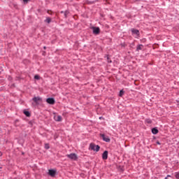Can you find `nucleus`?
Listing matches in <instances>:
<instances>
[{
	"mask_svg": "<svg viewBox=\"0 0 179 179\" xmlns=\"http://www.w3.org/2000/svg\"><path fill=\"white\" fill-rule=\"evenodd\" d=\"M92 29L94 34H99L100 33L99 27H93Z\"/></svg>",
	"mask_w": 179,
	"mask_h": 179,
	"instance_id": "nucleus-4",
	"label": "nucleus"
},
{
	"mask_svg": "<svg viewBox=\"0 0 179 179\" xmlns=\"http://www.w3.org/2000/svg\"><path fill=\"white\" fill-rule=\"evenodd\" d=\"M54 120L57 122H61L62 121V117L61 115H55Z\"/></svg>",
	"mask_w": 179,
	"mask_h": 179,
	"instance_id": "nucleus-7",
	"label": "nucleus"
},
{
	"mask_svg": "<svg viewBox=\"0 0 179 179\" xmlns=\"http://www.w3.org/2000/svg\"><path fill=\"white\" fill-rule=\"evenodd\" d=\"M102 159L103 160H107V159H108V151L106 150L103 152L102 154Z\"/></svg>",
	"mask_w": 179,
	"mask_h": 179,
	"instance_id": "nucleus-6",
	"label": "nucleus"
},
{
	"mask_svg": "<svg viewBox=\"0 0 179 179\" xmlns=\"http://www.w3.org/2000/svg\"><path fill=\"white\" fill-rule=\"evenodd\" d=\"M23 2H24V3H27V2H29V0H23Z\"/></svg>",
	"mask_w": 179,
	"mask_h": 179,
	"instance_id": "nucleus-22",
	"label": "nucleus"
},
{
	"mask_svg": "<svg viewBox=\"0 0 179 179\" xmlns=\"http://www.w3.org/2000/svg\"><path fill=\"white\" fill-rule=\"evenodd\" d=\"M101 138H102L103 141H104V142H110V138L108 136H106L104 134H100Z\"/></svg>",
	"mask_w": 179,
	"mask_h": 179,
	"instance_id": "nucleus-5",
	"label": "nucleus"
},
{
	"mask_svg": "<svg viewBox=\"0 0 179 179\" xmlns=\"http://www.w3.org/2000/svg\"><path fill=\"white\" fill-rule=\"evenodd\" d=\"M24 114L26 115V117H30V112L29 111L24 110Z\"/></svg>",
	"mask_w": 179,
	"mask_h": 179,
	"instance_id": "nucleus-13",
	"label": "nucleus"
},
{
	"mask_svg": "<svg viewBox=\"0 0 179 179\" xmlns=\"http://www.w3.org/2000/svg\"><path fill=\"white\" fill-rule=\"evenodd\" d=\"M119 96H120V97H122V96H124V90H120Z\"/></svg>",
	"mask_w": 179,
	"mask_h": 179,
	"instance_id": "nucleus-16",
	"label": "nucleus"
},
{
	"mask_svg": "<svg viewBox=\"0 0 179 179\" xmlns=\"http://www.w3.org/2000/svg\"><path fill=\"white\" fill-rule=\"evenodd\" d=\"M147 122L148 124H152V120H147Z\"/></svg>",
	"mask_w": 179,
	"mask_h": 179,
	"instance_id": "nucleus-20",
	"label": "nucleus"
},
{
	"mask_svg": "<svg viewBox=\"0 0 179 179\" xmlns=\"http://www.w3.org/2000/svg\"><path fill=\"white\" fill-rule=\"evenodd\" d=\"M61 13H64H64H65V12H64V11H61Z\"/></svg>",
	"mask_w": 179,
	"mask_h": 179,
	"instance_id": "nucleus-26",
	"label": "nucleus"
},
{
	"mask_svg": "<svg viewBox=\"0 0 179 179\" xmlns=\"http://www.w3.org/2000/svg\"><path fill=\"white\" fill-rule=\"evenodd\" d=\"M34 79H36V80H40V76H38V75L34 76Z\"/></svg>",
	"mask_w": 179,
	"mask_h": 179,
	"instance_id": "nucleus-17",
	"label": "nucleus"
},
{
	"mask_svg": "<svg viewBox=\"0 0 179 179\" xmlns=\"http://www.w3.org/2000/svg\"><path fill=\"white\" fill-rule=\"evenodd\" d=\"M45 22H46V23H51V18L47 17L45 19Z\"/></svg>",
	"mask_w": 179,
	"mask_h": 179,
	"instance_id": "nucleus-14",
	"label": "nucleus"
},
{
	"mask_svg": "<svg viewBox=\"0 0 179 179\" xmlns=\"http://www.w3.org/2000/svg\"><path fill=\"white\" fill-rule=\"evenodd\" d=\"M44 50H45V47H44Z\"/></svg>",
	"mask_w": 179,
	"mask_h": 179,
	"instance_id": "nucleus-28",
	"label": "nucleus"
},
{
	"mask_svg": "<svg viewBox=\"0 0 179 179\" xmlns=\"http://www.w3.org/2000/svg\"><path fill=\"white\" fill-rule=\"evenodd\" d=\"M157 145H160V142L157 141Z\"/></svg>",
	"mask_w": 179,
	"mask_h": 179,
	"instance_id": "nucleus-24",
	"label": "nucleus"
},
{
	"mask_svg": "<svg viewBox=\"0 0 179 179\" xmlns=\"http://www.w3.org/2000/svg\"><path fill=\"white\" fill-rule=\"evenodd\" d=\"M176 178H178V179L179 178V173H176Z\"/></svg>",
	"mask_w": 179,
	"mask_h": 179,
	"instance_id": "nucleus-21",
	"label": "nucleus"
},
{
	"mask_svg": "<svg viewBox=\"0 0 179 179\" xmlns=\"http://www.w3.org/2000/svg\"><path fill=\"white\" fill-rule=\"evenodd\" d=\"M45 149H50V145L45 144Z\"/></svg>",
	"mask_w": 179,
	"mask_h": 179,
	"instance_id": "nucleus-18",
	"label": "nucleus"
},
{
	"mask_svg": "<svg viewBox=\"0 0 179 179\" xmlns=\"http://www.w3.org/2000/svg\"><path fill=\"white\" fill-rule=\"evenodd\" d=\"M46 101L48 103V104H55V100L54 98H48L47 99Z\"/></svg>",
	"mask_w": 179,
	"mask_h": 179,
	"instance_id": "nucleus-8",
	"label": "nucleus"
},
{
	"mask_svg": "<svg viewBox=\"0 0 179 179\" xmlns=\"http://www.w3.org/2000/svg\"><path fill=\"white\" fill-rule=\"evenodd\" d=\"M67 157H69V159H71V160H77L78 159V156L75 153H71L70 155H67Z\"/></svg>",
	"mask_w": 179,
	"mask_h": 179,
	"instance_id": "nucleus-3",
	"label": "nucleus"
},
{
	"mask_svg": "<svg viewBox=\"0 0 179 179\" xmlns=\"http://www.w3.org/2000/svg\"><path fill=\"white\" fill-rule=\"evenodd\" d=\"M168 177H171L170 175H168L167 177L166 178V179H167Z\"/></svg>",
	"mask_w": 179,
	"mask_h": 179,
	"instance_id": "nucleus-25",
	"label": "nucleus"
},
{
	"mask_svg": "<svg viewBox=\"0 0 179 179\" xmlns=\"http://www.w3.org/2000/svg\"><path fill=\"white\" fill-rule=\"evenodd\" d=\"M90 149L94 150V152H99V150H100V146L96 145V144L92 143L90 145Z\"/></svg>",
	"mask_w": 179,
	"mask_h": 179,
	"instance_id": "nucleus-1",
	"label": "nucleus"
},
{
	"mask_svg": "<svg viewBox=\"0 0 179 179\" xmlns=\"http://www.w3.org/2000/svg\"><path fill=\"white\" fill-rule=\"evenodd\" d=\"M131 33L136 36H139V31L137 29H131Z\"/></svg>",
	"mask_w": 179,
	"mask_h": 179,
	"instance_id": "nucleus-10",
	"label": "nucleus"
},
{
	"mask_svg": "<svg viewBox=\"0 0 179 179\" xmlns=\"http://www.w3.org/2000/svg\"><path fill=\"white\" fill-rule=\"evenodd\" d=\"M64 17H68V15H69V11H68V10H66L65 12H64Z\"/></svg>",
	"mask_w": 179,
	"mask_h": 179,
	"instance_id": "nucleus-15",
	"label": "nucleus"
},
{
	"mask_svg": "<svg viewBox=\"0 0 179 179\" xmlns=\"http://www.w3.org/2000/svg\"><path fill=\"white\" fill-rule=\"evenodd\" d=\"M143 49V45H138L136 48V51H141V50Z\"/></svg>",
	"mask_w": 179,
	"mask_h": 179,
	"instance_id": "nucleus-12",
	"label": "nucleus"
},
{
	"mask_svg": "<svg viewBox=\"0 0 179 179\" xmlns=\"http://www.w3.org/2000/svg\"><path fill=\"white\" fill-rule=\"evenodd\" d=\"M52 10H48V13L49 14V15H51V13H52Z\"/></svg>",
	"mask_w": 179,
	"mask_h": 179,
	"instance_id": "nucleus-23",
	"label": "nucleus"
},
{
	"mask_svg": "<svg viewBox=\"0 0 179 179\" xmlns=\"http://www.w3.org/2000/svg\"><path fill=\"white\" fill-rule=\"evenodd\" d=\"M48 173L51 177H55L57 172L54 169H50Z\"/></svg>",
	"mask_w": 179,
	"mask_h": 179,
	"instance_id": "nucleus-9",
	"label": "nucleus"
},
{
	"mask_svg": "<svg viewBox=\"0 0 179 179\" xmlns=\"http://www.w3.org/2000/svg\"><path fill=\"white\" fill-rule=\"evenodd\" d=\"M152 134H154V135H156V134H159V130L156 128H153L152 129Z\"/></svg>",
	"mask_w": 179,
	"mask_h": 179,
	"instance_id": "nucleus-11",
	"label": "nucleus"
},
{
	"mask_svg": "<svg viewBox=\"0 0 179 179\" xmlns=\"http://www.w3.org/2000/svg\"><path fill=\"white\" fill-rule=\"evenodd\" d=\"M32 100L35 103V104L38 105L40 103L43 101V99L40 96H34Z\"/></svg>",
	"mask_w": 179,
	"mask_h": 179,
	"instance_id": "nucleus-2",
	"label": "nucleus"
},
{
	"mask_svg": "<svg viewBox=\"0 0 179 179\" xmlns=\"http://www.w3.org/2000/svg\"><path fill=\"white\" fill-rule=\"evenodd\" d=\"M107 59H108V62H109L110 64H111L112 61L110 59V58L108 57H107Z\"/></svg>",
	"mask_w": 179,
	"mask_h": 179,
	"instance_id": "nucleus-19",
	"label": "nucleus"
},
{
	"mask_svg": "<svg viewBox=\"0 0 179 179\" xmlns=\"http://www.w3.org/2000/svg\"><path fill=\"white\" fill-rule=\"evenodd\" d=\"M15 122H16V123L19 122V120H16Z\"/></svg>",
	"mask_w": 179,
	"mask_h": 179,
	"instance_id": "nucleus-27",
	"label": "nucleus"
}]
</instances>
